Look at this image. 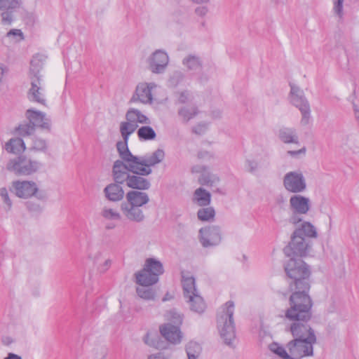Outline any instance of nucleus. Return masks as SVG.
Wrapping results in <instances>:
<instances>
[{"label":"nucleus","instance_id":"c85d7f7f","mask_svg":"<svg viewBox=\"0 0 359 359\" xmlns=\"http://www.w3.org/2000/svg\"><path fill=\"white\" fill-rule=\"evenodd\" d=\"M245 167L248 172L255 174L261 167H268L269 165V157L262 158L259 162L255 160L247 159L245 161Z\"/></svg>","mask_w":359,"mask_h":359},{"label":"nucleus","instance_id":"4c0bfd02","mask_svg":"<svg viewBox=\"0 0 359 359\" xmlns=\"http://www.w3.org/2000/svg\"><path fill=\"white\" fill-rule=\"evenodd\" d=\"M34 131V126L29 123L20 125L16 128V132L19 135L28 136L32 134Z\"/></svg>","mask_w":359,"mask_h":359},{"label":"nucleus","instance_id":"4d7b16f0","mask_svg":"<svg viewBox=\"0 0 359 359\" xmlns=\"http://www.w3.org/2000/svg\"><path fill=\"white\" fill-rule=\"evenodd\" d=\"M4 359H22V358L17 354L9 353Z\"/></svg>","mask_w":359,"mask_h":359},{"label":"nucleus","instance_id":"a211bd4d","mask_svg":"<svg viewBox=\"0 0 359 359\" xmlns=\"http://www.w3.org/2000/svg\"><path fill=\"white\" fill-rule=\"evenodd\" d=\"M161 335L169 342L177 344L181 342L182 334L177 325L166 323L160 327Z\"/></svg>","mask_w":359,"mask_h":359},{"label":"nucleus","instance_id":"8fccbe9b","mask_svg":"<svg viewBox=\"0 0 359 359\" xmlns=\"http://www.w3.org/2000/svg\"><path fill=\"white\" fill-rule=\"evenodd\" d=\"M335 1V6H334V9H335V11L339 14V15H341V10H342V3H343V0H334Z\"/></svg>","mask_w":359,"mask_h":359},{"label":"nucleus","instance_id":"0eeeda50","mask_svg":"<svg viewBox=\"0 0 359 359\" xmlns=\"http://www.w3.org/2000/svg\"><path fill=\"white\" fill-rule=\"evenodd\" d=\"M316 343V337H310L309 339H294L290 341L286 347L292 356L299 358L312 356L313 344Z\"/></svg>","mask_w":359,"mask_h":359},{"label":"nucleus","instance_id":"20e7f679","mask_svg":"<svg viewBox=\"0 0 359 359\" xmlns=\"http://www.w3.org/2000/svg\"><path fill=\"white\" fill-rule=\"evenodd\" d=\"M134 166V168L131 170L121 162L116 163L115 166L112 167L114 181L118 183L126 182L129 188L135 191L148 190L151 187V182L144 177L148 175L140 174L139 169L141 167L136 165Z\"/></svg>","mask_w":359,"mask_h":359},{"label":"nucleus","instance_id":"c03bdc74","mask_svg":"<svg viewBox=\"0 0 359 359\" xmlns=\"http://www.w3.org/2000/svg\"><path fill=\"white\" fill-rule=\"evenodd\" d=\"M208 127V124L205 122H201L192 128V132L196 135H203Z\"/></svg>","mask_w":359,"mask_h":359},{"label":"nucleus","instance_id":"6e6552de","mask_svg":"<svg viewBox=\"0 0 359 359\" xmlns=\"http://www.w3.org/2000/svg\"><path fill=\"white\" fill-rule=\"evenodd\" d=\"M285 189L291 193L304 192L307 187L306 178L300 170L287 172L283 180Z\"/></svg>","mask_w":359,"mask_h":359},{"label":"nucleus","instance_id":"6ab92c4d","mask_svg":"<svg viewBox=\"0 0 359 359\" xmlns=\"http://www.w3.org/2000/svg\"><path fill=\"white\" fill-rule=\"evenodd\" d=\"M123 183L114 182L107 185L103 189L105 198L111 202H118L124 197V190L121 187Z\"/></svg>","mask_w":359,"mask_h":359},{"label":"nucleus","instance_id":"603ef678","mask_svg":"<svg viewBox=\"0 0 359 359\" xmlns=\"http://www.w3.org/2000/svg\"><path fill=\"white\" fill-rule=\"evenodd\" d=\"M306 152V148L303 147L301 149L297 150V151H288L287 154L291 156H296L299 154H304Z\"/></svg>","mask_w":359,"mask_h":359},{"label":"nucleus","instance_id":"dca6fc26","mask_svg":"<svg viewBox=\"0 0 359 359\" xmlns=\"http://www.w3.org/2000/svg\"><path fill=\"white\" fill-rule=\"evenodd\" d=\"M143 208L135 206L126 203L121 204V210L123 216L130 222L141 223L145 219Z\"/></svg>","mask_w":359,"mask_h":359},{"label":"nucleus","instance_id":"09e8293b","mask_svg":"<svg viewBox=\"0 0 359 359\" xmlns=\"http://www.w3.org/2000/svg\"><path fill=\"white\" fill-rule=\"evenodd\" d=\"M137 122L142 124H149L151 123L149 118L145 115L142 114L140 111L138 110L137 114Z\"/></svg>","mask_w":359,"mask_h":359},{"label":"nucleus","instance_id":"a19ab883","mask_svg":"<svg viewBox=\"0 0 359 359\" xmlns=\"http://www.w3.org/2000/svg\"><path fill=\"white\" fill-rule=\"evenodd\" d=\"M167 318L173 321L175 325L179 326L182 322V318L181 315L175 310H171L167 313Z\"/></svg>","mask_w":359,"mask_h":359},{"label":"nucleus","instance_id":"72a5a7b5","mask_svg":"<svg viewBox=\"0 0 359 359\" xmlns=\"http://www.w3.org/2000/svg\"><path fill=\"white\" fill-rule=\"evenodd\" d=\"M151 91H136V93L133 95L132 101L139 100L140 102L144 104L151 103L152 95Z\"/></svg>","mask_w":359,"mask_h":359},{"label":"nucleus","instance_id":"aec40b11","mask_svg":"<svg viewBox=\"0 0 359 359\" xmlns=\"http://www.w3.org/2000/svg\"><path fill=\"white\" fill-rule=\"evenodd\" d=\"M126 198L125 203L142 208L149 202L148 194L142 191H129L126 195Z\"/></svg>","mask_w":359,"mask_h":359},{"label":"nucleus","instance_id":"f257e3e1","mask_svg":"<svg viewBox=\"0 0 359 359\" xmlns=\"http://www.w3.org/2000/svg\"><path fill=\"white\" fill-rule=\"evenodd\" d=\"M289 304L290 307L285 311V318L293 321L290 329L294 339H309L312 336L316 337L313 330L308 324L312 316L311 299L303 297L298 299L296 296H293L289 298Z\"/></svg>","mask_w":359,"mask_h":359},{"label":"nucleus","instance_id":"49530a36","mask_svg":"<svg viewBox=\"0 0 359 359\" xmlns=\"http://www.w3.org/2000/svg\"><path fill=\"white\" fill-rule=\"evenodd\" d=\"M8 37L13 36L15 41H21L24 39L23 34L20 29H12L8 32Z\"/></svg>","mask_w":359,"mask_h":359},{"label":"nucleus","instance_id":"3c124183","mask_svg":"<svg viewBox=\"0 0 359 359\" xmlns=\"http://www.w3.org/2000/svg\"><path fill=\"white\" fill-rule=\"evenodd\" d=\"M111 260L110 259H106L104 262V264L100 266L99 268V270L100 271V272H105L108 269L109 267L111 265Z\"/></svg>","mask_w":359,"mask_h":359},{"label":"nucleus","instance_id":"f3484780","mask_svg":"<svg viewBox=\"0 0 359 359\" xmlns=\"http://www.w3.org/2000/svg\"><path fill=\"white\" fill-rule=\"evenodd\" d=\"M290 207L293 213L306 214L311 208L310 200L299 194L293 195L290 198Z\"/></svg>","mask_w":359,"mask_h":359},{"label":"nucleus","instance_id":"774afa93","mask_svg":"<svg viewBox=\"0 0 359 359\" xmlns=\"http://www.w3.org/2000/svg\"><path fill=\"white\" fill-rule=\"evenodd\" d=\"M4 343L5 344H7V345H8V344H9L11 343V341H8V340H6V341L5 340H4Z\"/></svg>","mask_w":359,"mask_h":359},{"label":"nucleus","instance_id":"412c9836","mask_svg":"<svg viewBox=\"0 0 359 359\" xmlns=\"http://www.w3.org/2000/svg\"><path fill=\"white\" fill-rule=\"evenodd\" d=\"M168 62V57L167 54L163 51H156L152 55L149 62L151 70L154 73L161 72Z\"/></svg>","mask_w":359,"mask_h":359},{"label":"nucleus","instance_id":"1a4fd4ad","mask_svg":"<svg viewBox=\"0 0 359 359\" xmlns=\"http://www.w3.org/2000/svg\"><path fill=\"white\" fill-rule=\"evenodd\" d=\"M309 244L304 236H300V231H294L291 241L283 251L288 257H302L306 255Z\"/></svg>","mask_w":359,"mask_h":359},{"label":"nucleus","instance_id":"338daca9","mask_svg":"<svg viewBox=\"0 0 359 359\" xmlns=\"http://www.w3.org/2000/svg\"><path fill=\"white\" fill-rule=\"evenodd\" d=\"M4 343L5 344H7V345H8V344H9L11 343V341H8V340H6V341L5 340H4Z\"/></svg>","mask_w":359,"mask_h":359},{"label":"nucleus","instance_id":"680f3d73","mask_svg":"<svg viewBox=\"0 0 359 359\" xmlns=\"http://www.w3.org/2000/svg\"><path fill=\"white\" fill-rule=\"evenodd\" d=\"M168 299H169L168 298V294H167L162 299L163 302H165L167 301Z\"/></svg>","mask_w":359,"mask_h":359},{"label":"nucleus","instance_id":"f8f14e48","mask_svg":"<svg viewBox=\"0 0 359 359\" xmlns=\"http://www.w3.org/2000/svg\"><path fill=\"white\" fill-rule=\"evenodd\" d=\"M200 241L205 248L218 245L222 241L221 230L218 226H208L199 231Z\"/></svg>","mask_w":359,"mask_h":359},{"label":"nucleus","instance_id":"ddd939ff","mask_svg":"<svg viewBox=\"0 0 359 359\" xmlns=\"http://www.w3.org/2000/svg\"><path fill=\"white\" fill-rule=\"evenodd\" d=\"M116 149L121 159L115 161L113 166H115L116 163L121 162L125 166H128L131 170L133 169L135 163L138 159L137 156H134L130 151L128 142H126V140L118 142Z\"/></svg>","mask_w":359,"mask_h":359},{"label":"nucleus","instance_id":"bb28decb","mask_svg":"<svg viewBox=\"0 0 359 359\" xmlns=\"http://www.w3.org/2000/svg\"><path fill=\"white\" fill-rule=\"evenodd\" d=\"M194 201L199 206H207L210 203L211 194L203 188H198L194 193Z\"/></svg>","mask_w":359,"mask_h":359},{"label":"nucleus","instance_id":"f704fd0d","mask_svg":"<svg viewBox=\"0 0 359 359\" xmlns=\"http://www.w3.org/2000/svg\"><path fill=\"white\" fill-rule=\"evenodd\" d=\"M270 349L271 351L277 354L281 358L294 359L292 358V355H291L290 353L289 354L284 347L279 346L278 344L274 343L271 344Z\"/></svg>","mask_w":359,"mask_h":359},{"label":"nucleus","instance_id":"bf43d9fd","mask_svg":"<svg viewBox=\"0 0 359 359\" xmlns=\"http://www.w3.org/2000/svg\"><path fill=\"white\" fill-rule=\"evenodd\" d=\"M353 108L355 111V116L356 119L359 121V110L356 108V106L353 104Z\"/></svg>","mask_w":359,"mask_h":359},{"label":"nucleus","instance_id":"de8ad7c7","mask_svg":"<svg viewBox=\"0 0 359 359\" xmlns=\"http://www.w3.org/2000/svg\"><path fill=\"white\" fill-rule=\"evenodd\" d=\"M198 348V345L196 343H189L186 348L187 354L188 359H197V355L192 352V348Z\"/></svg>","mask_w":359,"mask_h":359},{"label":"nucleus","instance_id":"ea45409f","mask_svg":"<svg viewBox=\"0 0 359 359\" xmlns=\"http://www.w3.org/2000/svg\"><path fill=\"white\" fill-rule=\"evenodd\" d=\"M19 6L17 0H0V9L8 11Z\"/></svg>","mask_w":359,"mask_h":359},{"label":"nucleus","instance_id":"c9c22d12","mask_svg":"<svg viewBox=\"0 0 359 359\" xmlns=\"http://www.w3.org/2000/svg\"><path fill=\"white\" fill-rule=\"evenodd\" d=\"M101 215L106 219L119 220L121 215L111 208L104 207L101 212Z\"/></svg>","mask_w":359,"mask_h":359},{"label":"nucleus","instance_id":"e2e57ef3","mask_svg":"<svg viewBox=\"0 0 359 359\" xmlns=\"http://www.w3.org/2000/svg\"><path fill=\"white\" fill-rule=\"evenodd\" d=\"M40 86H36V84H34L33 90H39Z\"/></svg>","mask_w":359,"mask_h":359},{"label":"nucleus","instance_id":"9d476101","mask_svg":"<svg viewBox=\"0 0 359 359\" xmlns=\"http://www.w3.org/2000/svg\"><path fill=\"white\" fill-rule=\"evenodd\" d=\"M165 157L164 151L161 149H158L150 155H145L144 156H137V159L135 165L141 167L139 169L140 174L150 175L152 172L151 167L161 163Z\"/></svg>","mask_w":359,"mask_h":359},{"label":"nucleus","instance_id":"e433bc0d","mask_svg":"<svg viewBox=\"0 0 359 359\" xmlns=\"http://www.w3.org/2000/svg\"><path fill=\"white\" fill-rule=\"evenodd\" d=\"M27 97L28 99L32 102L45 104L46 99L41 91H29Z\"/></svg>","mask_w":359,"mask_h":359},{"label":"nucleus","instance_id":"b1692460","mask_svg":"<svg viewBox=\"0 0 359 359\" xmlns=\"http://www.w3.org/2000/svg\"><path fill=\"white\" fill-rule=\"evenodd\" d=\"M200 111L196 105H185L180 108L178 114L182 123H187L195 118Z\"/></svg>","mask_w":359,"mask_h":359},{"label":"nucleus","instance_id":"393cba45","mask_svg":"<svg viewBox=\"0 0 359 359\" xmlns=\"http://www.w3.org/2000/svg\"><path fill=\"white\" fill-rule=\"evenodd\" d=\"M278 137L282 142L287 144H297L299 142L296 129L293 128H281L278 131Z\"/></svg>","mask_w":359,"mask_h":359},{"label":"nucleus","instance_id":"5701e85b","mask_svg":"<svg viewBox=\"0 0 359 359\" xmlns=\"http://www.w3.org/2000/svg\"><path fill=\"white\" fill-rule=\"evenodd\" d=\"M205 169L206 168L205 167L197 166V167H194L193 168V171H194V172L203 171V172L202 173V175H201V177L198 179L199 183L202 185H205V186L212 187L219 182V179L217 175L206 172Z\"/></svg>","mask_w":359,"mask_h":359},{"label":"nucleus","instance_id":"69168bd1","mask_svg":"<svg viewBox=\"0 0 359 359\" xmlns=\"http://www.w3.org/2000/svg\"><path fill=\"white\" fill-rule=\"evenodd\" d=\"M28 208L30 209V210H38L39 209V205H36V208H32L30 206H28Z\"/></svg>","mask_w":359,"mask_h":359},{"label":"nucleus","instance_id":"7ed1b4c3","mask_svg":"<svg viewBox=\"0 0 359 359\" xmlns=\"http://www.w3.org/2000/svg\"><path fill=\"white\" fill-rule=\"evenodd\" d=\"M164 272L162 263L154 258H148L144 268L135 273L136 283L142 286H150L158 281V276ZM138 296L146 300H154L155 292L151 288L137 287Z\"/></svg>","mask_w":359,"mask_h":359},{"label":"nucleus","instance_id":"58836bf2","mask_svg":"<svg viewBox=\"0 0 359 359\" xmlns=\"http://www.w3.org/2000/svg\"><path fill=\"white\" fill-rule=\"evenodd\" d=\"M32 149L39 151H46L47 149V143L45 140L36 137L33 140Z\"/></svg>","mask_w":359,"mask_h":359},{"label":"nucleus","instance_id":"0e129e2a","mask_svg":"<svg viewBox=\"0 0 359 359\" xmlns=\"http://www.w3.org/2000/svg\"><path fill=\"white\" fill-rule=\"evenodd\" d=\"M2 76H3V69L1 68H0V80L2 78Z\"/></svg>","mask_w":359,"mask_h":359},{"label":"nucleus","instance_id":"4be33fe9","mask_svg":"<svg viewBox=\"0 0 359 359\" xmlns=\"http://www.w3.org/2000/svg\"><path fill=\"white\" fill-rule=\"evenodd\" d=\"M181 275L184 297L187 299L189 296L198 293L194 276L188 271H182Z\"/></svg>","mask_w":359,"mask_h":359},{"label":"nucleus","instance_id":"4468645a","mask_svg":"<svg viewBox=\"0 0 359 359\" xmlns=\"http://www.w3.org/2000/svg\"><path fill=\"white\" fill-rule=\"evenodd\" d=\"M15 195L19 198H27L38 191L37 186L32 181H15L12 184Z\"/></svg>","mask_w":359,"mask_h":359},{"label":"nucleus","instance_id":"5fc2aeb1","mask_svg":"<svg viewBox=\"0 0 359 359\" xmlns=\"http://www.w3.org/2000/svg\"><path fill=\"white\" fill-rule=\"evenodd\" d=\"M298 214L294 213V215L290 218V222L296 224L302 221V219L297 215Z\"/></svg>","mask_w":359,"mask_h":359},{"label":"nucleus","instance_id":"a18cd8bd","mask_svg":"<svg viewBox=\"0 0 359 359\" xmlns=\"http://www.w3.org/2000/svg\"><path fill=\"white\" fill-rule=\"evenodd\" d=\"M179 100L180 103L185 104L191 102L193 100V96L190 91H181L180 93Z\"/></svg>","mask_w":359,"mask_h":359},{"label":"nucleus","instance_id":"7c9ffc66","mask_svg":"<svg viewBox=\"0 0 359 359\" xmlns=\"http://www.w3.org/2000/svg\"><path fill=\"white\" fill-rule=\"evenodd\" d=\"M137 134L139 139L144 141L152 140L156 137L154 130L149 126L140 127Z\"/></svg>","mask_w":359,"mask_h":359},{"label":"nucleus","instance_id":"864d4df0","mask_svg":"<svg viewBox=\"0 0 359 359\" xmlns=\"http://www.w3.org/2000/svg\"><path fill=\"white\" fill-rule=\"evenodd\" d=\"M212 156V155L210 152L205 151H201L198 154V157L199 158H209Z\"/></svg>","mask_w":359,"mask_h":359},{"label":"nucleus","instance_id":"13d9d810","mask_svg":"<svg viewBox=\"0 0 359 359\" xmlns=\"http://www.w3.org/2000/svg\"><path fill=\"white\" fill-rule=\"evenodd\" d=\"M196 62L197 61L194 57H190L186 60V63L187 64L189 67H191V65H189V63H196Z\"/></svg>","mask_w":359,"mask_h":359},{"label":"nucleus","instance_id":"2eb2a0df","mask_svg":"<svg viewBox=\"0 0 359 359\" xmlns=\"http://www.w3.org/2000/svg\"><path fill=\"white\" fill-rule=\"evenodd\" d=\"M26 117L34 128L38 127L43 130H50V119L46 117V114L36 110L27 109Z\"/></svg>","mask_w":359,"mask_h":359},{"label":"nucleus","instance_id":"c756f323","mask_svg":"<svg viewBox=\"0 0 359 359\" xmlns=\"http://www.w3.org/2000/svg\"><path fill=\"white\" fill-rule=\"evenodd\" d=\"M137 126V124H133L128 121L121 122L120 124V133L123 140L128 142L129 136L135 131Z\"/></svg>","mask_w":359,"mask_h":359},{"label":"nucleus","instance_id":"6e6d98bb","mask_svg":"<svg viewBox=\"0 0 359 359\" xmlns=\"http://www.w3.org/2000/svg\"><path fill=\"white\" fill-rule=\"evenodd\" d=\"M211 116L214 119L220 118L222 117V111L219 109L214 110L211 112Z\"/></svg>","mask_w":359,"mask_h":359},{"label":"nucleus","instance_id":"37998d69","mask_svg":"<svg viewBox=\"0 0 359 359\" xmlns=\"http://www.w3.org/2000/svg\"><path fill=\"white\" fill-rule=\"evenodd\" d=\"M137 114H138V109H129L126 114V121L130 122L133 124H137Z\"/></svg>","mask_w":359,"mask_h":359},{"label":"nucleus","instance_id":"79ce46f5","mask_svg":"<svg viewBox=\"0 0 359 359\" xmlns=\"http://www.w3.org/2000/svg\"><path fill=\"white\" fill-rule=\"evenodd\" d=\"M0 196L6 205V210H10L12 207V201L10 199L8 190L5 187L0 189Z\"/></svg>","mask_w":359,"mask_h":359},{"label":"nucleus","instance_id":"f03ea898","mask_svg":"<svg viewBox=\"0 0 359 359\" xmlns=\"http://www.w3.org/2000/svg\"><path fill=\"white\" fill-rule=\"evenodd\" d=\"M285 271L291 280L289 289L292 292L290 298L296 296L297 299L311 298L309 295L310 290L309 277L311 271L309 266L300 257H290L284 265Z\"/></svg>","mask_w":359,"mask_h":359},{"label":"nucleus","instance_id":"39448f33","mask_svg":"<svg viewBox=\"0 0 359 359\" xmlns=\"http://www.w3.org/2000/svg\"><path fill=\"white\" fill-rule=\"evenodd\" d=\"M234 303L227 302L217 316V329L224 343L231 345L236 338V328L233 322Z\"/></svg>","mask_w":359,"mask_h":359},{"label":"nucleus","instance_id":"a878e982","mask_svg":"<svg viewBox=\"0 0 359 359\" xmlns=\"http://www.w3.org/2000/svg\"><path fill=\"white\" fill-rule=\"evenodd\" d=\"M187 302L189 304L190 309L196 313H202L206 308L205 303L203 297L196 293L187 298Z\"/></svg>","mask_w":359,"mask_h":359},{"label":"nucleus","instance_id":"2f4dec72","mask_svg":"<svg viewBox=\"0 0 359 359\" xmlns=\"http://www.w3.org/2000/svg\"><path fill=\"white\" fill-rule=\"evenodd\" d=\"M296 231H300V236H307L311 238L317 237L316 228L309 222L303 223L302 227L297 229Z\"/></svg>","mask_w":359,"mask_h":359},{"label":"nucleus","instance_id":"9b49d317","mask_svg":"<svg viewBox=\"0 0 359 359\" xmlns=\"http://www.w3.org/2000/svg\"><path fill=\"white\" fill-rule=\"evenodd\" d=\"M289 99L290 102L299 108L302 113V125L306 126L310 119V106L304 95L303 91H290Z\"/></svg>","mask_w":359,"mask_h":359},{"label":"nucleus","instance_id":"473e14b6","mask_svg":"<svg viewBox=\"0 0 359 359\" xmlns=\"http://www.w3.org/2000/svg\"><path fill=\"white\" fill-rule=\"evenodd\" d=\"M215 215V211L212 207L199 209L197 212L198 218L201 221H209L213 219Z\"/></svg>","mask_w":359,"mask_h":359},{"label":"nucleus","instance_id":"423d86ee","mask_svg":"<svg viewBox=\"0 0 359 359\" xmlns=\"http://www.w3.org/2000/svg\"><path fill=\"white\" fill-rule=\"evenodd\" d=\"M41 166V164L39 161L21 156L11 160L6 168L16 175H29L36 172Z\"/></svg>","mask_w":359,"mask_h":359},{"label":"nucleus","instance_id":"052dcab7","mask_svg":"<svg viewBox=\"0 0 359 359\" xmlns=\"http://www.w3.org/2000/svg\"><path fill=\"white\" fill-rule=\"evenodd\" d=\"M159 358V354H151L148 356V359H156Z\"/></svg>","mask_w":359,"mask_h":359},{"label":"nucleus","instance_id":"cd10ccee","mask_svg":"<svg viewBox=\"0 0 359 359\" xmlns=\"http://www.w3.org/2000/svg\"><path fill=\"white\" fill-rule=\"evenodd\" d=\"M4 149L8 152L12 154H18L23 151L25 149V146L23 140L21 138L16 137L11 139L6 143Z\"/></svg>","mask_w":359,"mask_h":359}]
</instances>
